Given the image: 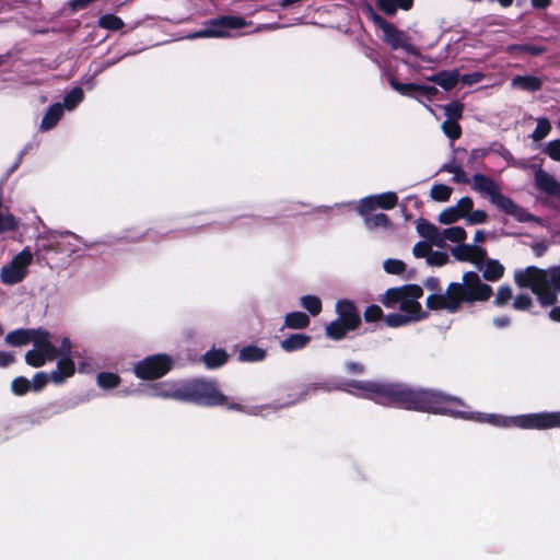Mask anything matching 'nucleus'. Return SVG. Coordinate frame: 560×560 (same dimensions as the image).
<instances>
[{"label": "nucleus", "mask_w": 560, "mask_h": 560, "mask_svg": "<svg viewBox=\"0 0 560 560\" xmlns=\"http://www.w3.org/2000/svg\"><path fill=\"white\" fill-rule=\"evenodd\" d=\"M537 188L548 195L558 197L560 195V183L545 171H539L535 175Z\"/></svg>", "instance_id": "obj_23"}, {"label": "nucleus", "mask_w": 560, "mask_h": 560, "mask_svg": "<svg viewBox=\"0 0 560 560\" xmlns=\"http://www.w3.org/2000/svg\"><path fill=\"white\" fill-rule=\"evenodd\" d=\"M83 101V90L80 88L72 89L65 97L63 105H75Z\"/></svg>", "instance_id": "obj_60"}, {"label": "nucleus", "mask_w": 560, "mask_h": 560, "mask_svg": "<svg viewBox=\"0 0 560 560\" xmlns=\"http://www.w3.org/2000/svg\"><path fill=\"white\" fill-rule=\"evenodd\" d=\"M95 369H96V365L91 358L82 357L78 362L79 373L90 374V373L94 372Z\"/></svg>", "instance_id": "obj_63"}, {"label": "nucleus", "mask_w": 560, "mask_h": 560, "mask_svg": "<svg viewBox=\"0 0 560 560\" xmlns=\"http://www.w3.org/2000/svg\"><path fill=\"white\" fill-rule=\"evenodd\" d=\"M417 234L422 237V241H427L431 246H436V242H442L439 236V228L424 218H418L416 220Z\"/></svg>", "instance_id": "obj_21"}, {"label": "nucleus", "mask_w": 560, "mask_h": 560, "mask_svg": "<svg viewBox=\"0 0 560 560\" xmlns=\"http://www.w3.org/2000/svg\"><path fill=\"white\" fill-rule=\"evenodd\" d=\"M495 200L498 203L497 209L500 212L514 218L517 222L537 223L539 225L544 224L541 218L530 213L527 209L517 205L511 197L505 195V197H499Z\"/></svg>", "instance_id": "obj_8"}, {"label": "nucleus", "mask_w": 560, "mask_h": 560, "mask_svg": "<svg viewBox=\"0 0 560 560\" xmlns=\"http://www.w3.org/2000/svg\"><path fill=\"white\" fill-rule=\"evenodd\" d=\"M32 328H16L9 331L4 337V342L11 347H23L31 343V334L36 332Z\"/></svg>", "instance_id": "obj_25"}, {"label": "nucleus", "mask_w": 560, "mask_h": 560, "mask_svg": "<svg viewBox=\"0 0 560 560\" xmlns=\"http://www.w3.org/2000/svg\"><path fill=\"white\" fill-rule=\"evenodd\" d=\"M406 268V262L399 258H387L383 261V269L388 275H401Z\"/></svg>", "instance_id": "obj_43"}, {"label": "nucleus", "mask_w": 560, "mask_h": 560, "mask_svg": "<svg viewBox=\"0 0 560 560\" xmlns=\"http://www.w3.org/2000/svg\"><path fill=\"white\" fill-rule=\"evenodd\" d=\"M544 152L552 160L560 162V139L551 140L547 143Z\"/></svg>", "instance_id": "obj_58"}, {"label": "nucleus", "mask_w": 560, "mask_h": 560, "mask_svg": "<svg viewBox=\"0 0 560 560\" xmlns=\"http://www.w3.org/2000/svg\"><path fill=\"white\" fill-rule=\"evenodd\" d=\"M390 84H392V86L394 89H396L397 91H399L401 93H408L410 91H418V92H421V93H427V92L435 91L434 88H422V86H417V85H413V84H400V83H398L394 79L390 80Z\"/></svg>", "instance_id": "obj_57"}, {"label": "nucleus", "mask_w": 560, "mask_h": 560, "mask_svg": "<svg viewBox=\"0 0 560 560\" xmlns=\"http://www.w3.org/2000/svg\"><path fill=\"white\" fill-rule=\"evenodd\" d=\"M357 330L358 328L354 326H348L346 322L336 317L325 326V336L330 340L340 341L345 339L349 332Z\"/></svg>", "instance_id": "obj_20"}, {"label": "nucleus", "mask_w": 560, "mask_h": 560, "mask_svg": "<svg viewBox=\"0 0 560 560\" xmlns=\"http://www.w3.org/2000/svg\"><path fill=\"white\" fill-rule=\"evenodd\" d=\"M335 312L337 314V318L346 322L348 326H354L358 329L360 328L362 324V316L352 300L347 298L337 300L335 304Z\"/></svg>", "instance_id": "obj_10"}, {"label": "nucleus", "mask_w": 560, "mask_h": 560, "mask_svg": "<svg viewBox=\"0 0 560 560\" xmlns=\"http://www.w3.org/2000/svg\"><path fill=\"white\" fill-rule=\"evenodd\" d=\"M465 245H462L460 243L454 245L451 248V255L454 257L455 260L462 261V262H471L477 264L472 260L471 254L469 252H466Z\"/></svg>", "instance_id": "obj_52"}, {"label": "nucleus", "mask_w": 560, "mask_h": 560, "mask_svg": "<svg viewBox=\"0 0 560 560\" xmlns=\"http://www.w3.org/2000/svg\"><path fill=\"white\" fill-rule=\"evenodd\" d=\"M98 24L101 27L110 30V31H118L124 27V21L113 14H106L100 18Z\"/></svg>", "instance_id": "obj_47"}, {"label": "nucleus", "mask_w": 560, "mask_h": 560, "mask_svg": "<svg viewBox=\"0 0 560 560\" xmlns=\"http://www.w3.org/2000/svg\"><path fill=\"white\" fill-rule=\"evenodd\" d=\"M533 305L534 301L532 296L527 293L521 292L513 298L512 307L515 311L526 312L529 311Z\"/></svg>", "instance_id": "obj_46"}, {"label": "nucleus", "mask_w": 560, "mask_h": 560, "mask_svg": "<svg viewBox=\"0 0 560 560\" xmlns=\"http://www.w3.org/2000/svg\"><path fill=\"white\" fill-rule=\"evenodd\" d=\"M478 270L482 271L480 277L481 281H490L495 282L499 281L504 276V266L500 262V260L495 258H487L485 264H476Z\"/></svg>", "instance_id": "obj_16"}, {"label": "nucleus", "mask_w": 560, "mask_h": 560, "mask_svg": "<svg viewBox=\"0 0 560 560\" xmlns=\"http://www.w3.org/2000/svg\"><path fill=\"white\" fill-rule=\"evenodd\" d=\"M512 84L523 90L536 91L541 86V81L533 75H517L512 80Z\"/></svg>", "instance_id": "obj_36"}, {"label": "nucleus", "mask_w": 560, "mask_h": 560, "mask_svg": "<svg viewBox=\"0 0 560 560\" xmlns=\"http://www.w3.org/2000/svg\"><path fill=\"white\" fill-rule=\"evenodd\" d=\"M14 261L19 264H25L26 268L32 262L33 253L30 247H24L20 253H18L13 258Z\"/></svg>", "instance_id": "obj_64"}, {"label": "nucleus", "mask_w": 560, "mask_h": 560, "mask_svg": "<svg viewBox=\"0 0 560 560\" xmlns=\"http://www.w3.org/2000/svg\"><path fill=\"white\" fill-rule=\"evenodd\" d=\"M553 273L546 271V273L539 277V283L545 284L550 293H553L558 298L560 294V279H552Z\"/></svg>", "instance_id": "obj_49"}, {"label": "nucleus", "mask_w": 560, "mask_h": 560, "mask_svg": "<svg viewBox=\"0 0 560 560\" xmlns=\"http://www.w3.org/2000/svg\"><path fill=\"white\" fill-rule=\"evenodd\" d=\"M48 384L47 372L39 371L36 372L32 380H30L31 392L39 393L42 392Z\"/></svg>", "instance_id": "obj_51"}, {"label": "nucleus", "mask_w": 560, "mask_h": 560, "mask_svg": "<svg viewBox=\"0 0 560 560\" xmlns=\"http://www.w3.org/2000/svg\"><path fill=\"white\" fill-rule=\"evenodd\" d=\"M373 196L375 198V203H378L377 209L382 210L393 209L398 201V196L395 191H385Z\"/></svg>", "instance_id": "obj_38"}, {"label": "nucleus", "mask_w": 560, "mask_h": 560, "mask_svg": "<svg viewBox=\"0 0 560 560\" xmlns=\"http://www.w3.org/2000/svg\"><path fill=\"white\" fill-rule=\"evenodd\" d=\"M532 293L536 295L537 301L541 307H553L557 305L558 298L550 293L549 290L547 292H542L540 288L533 287Z\"/></svg>", "instance_id": "obj_41"}, {"label": "nucleus", "mask_w": 560, "mask_h": 560, "mask_svg": "<svg viewBox=\"0 0 560 560\" xmlns=\"http://www.w3.org/2000/svg\"><path fill=\"white\" fill-rule=\"evenodd\" d=\"M471 188L481 196L487 197L489 202L495 208L498 207L495 199L499 197H505L495 180L483 173H475L472 175Z\"/></svg>", "instance_id": "obj_9"}, {"label": "nucleus", "mask_w": 560, "mask_h": 560, "mask_svg": "<svg viewBox=\"0 0 560 560\" xmlns=\"http://www.w3.org/2000/svg\"><path fill=\"white\" fill-rule=\"evenodd\" d=\"M175 361L168 353L160 352L147 355L133 365L136 377L143 381L158 380L166 375L173 368Z\"/></svg>", "instance_id": "obj_5"}, {"label": "nucleus", "mask_w": 560, "mask_h": 560, "mask_svg": "<svg viewBox=\"0 0 560 560\" xmlns=\"http://www.w3.org/2000/svg\"><path fill=\"white\" fill-rule=\"evenodd\" d=\"M401 287L405 308L410 307L413 312L424 311L419 302L423 295V289L417 283H407Z\"/></svg>", "instance_id": "obj_17"}, {"label": "nucleus", "mask_w": 560, "mask_h": 560, "mask_svg": "<svg viewBox=\"0 0 560 560\" xmlns=\"http://www.w3.org/2000/svg\"><path fill=\"white\" fill-rule=\"evenodd\" d=\"M25 362L33 368H40L45 364V358L37 348H33L25 353Z\"/></svg>", "instance_id": "obj_54"}, {"label": "nucleus", "mask_w": 560, "mask_h": 560, "mask_svg": "<svg viewBox=\"0 0 560 560\" xmlns=\"http://www.w3.org/2000/svg\"><path fill=\"white\" fill-rule=\"evenodd\" d=\"M57 364L58 368H60V370L68 374V376H72L75 372V362L73 354L59 355Z\"/></svg>", "instance_id": "obj_55"}, {"label": "nucleus", "mask_w": 560, "mask_h": 560, "mask_svg": "<svg viewBox=\"0 0 560 560\" xmlns=\"http://www.w3.org/2000/svg\"><path fill=\"white\" fill-rule=\"evenodd\" d=\"M47 377L48 383L51 382L55 385H61L67 381L69 376L66 372H63L62 370H60V368L57 366L50 373H47Z\"/></svg>", "instance_id": "obj_62"}, {"label": "nucleus", "mask_w": 560, "mask_h": 560, "mask_svg": "<svg viewBox=\"0 0 560 560\" xmlns=\"http://www.w3.org/2000/svg\"><path fill=\"white\" fill-rule=\"evenodd\" d=\"M489 219V215L487 211L482 209H475L469 214H464L465 223L468 226L478 225V224H485L487 223Z\"/></svg>", "instance_id": "obj_48"}, {"label": "nucleus", "mask_w": 560, "mask_h": 560, "mask_svg": "<svg viewBox=\"0 0 560 560\" xmlns=\"http://www.w3.org/2000/svg\"><path fill=\"white\" fill-rule=\"evenodd\" d=\"M459 80V74L456 71H442L435 74L432 79L433 82L448 90L455 86Z\"/></svg>", "instance_id": "obj_37"}, {"label": "nucleus", "mask_w": 560, "mask_h": 560, "mask_svg": "<svg viewBox=\"0 0 560 560\" xmlns=\"http://www.w3.org/2000/svg\"><path fill=\"white\" fill-rule=\"evenodd\" d=\"M75 107H47L39 124V131L47 132L54 129L62 119L66 110L71 112Z\"/></svg>", "instance_id": "obj_19"}, {"label": "nucleus", "mask_w": 560, "mask_h": 560, "mask_svg": "<svg viewBox=\"0 0 560 560\" xmlns=\"http://www.w3.org/2000/svg\"><path fill=\"white\" fill-rule=\"evenodd\" d=\"M230 355L223 348L212 347L201 355V362L208 370H217L222 368L229 360Z\"/></svg>", "instance_id": "obj_18"}, {"label": "nucleus", "mask_w": 560, "mask_h": 560, "mask_svg": "<svg viewBox=\"0 0 560 560\" xmlns=\"http://www.w3.org/2000/svg\"><path fill=\"white\" fill-rule=\"evenodd\" d=\"M546 271H548V268H540L535 265L527 266L524 269H517L514 272V282L516 287L532 291V288L537 287V284L532 283L529 277L536 282H539V277L546 273Z\"/></svg>", "instance_id": "obj_13"}, {"label": "nucleus", "mask_w": 560, "mask_h": 560, "mask_svg": "<svg viewBox=\"0 0 560 560\" xmlns=\"http://www.w3.org/2000/svg\"><path fill=\"white\" fill-rule=\"evenodd\" d=\"M492 287L479 277V272L469 270L463 273L460 281L448 283L444 292H432L425 299L430 311H446L456 314L463 305L472 306L477 302H486L492 295Z\"/></svg>", "instance_id": "obj_2"}, {"label": "nucleus", "mask_w": 560, "mask_h": 560, "mask_svg": "<svg viewBox=\"0 0 560 560\" xmlns=\"http://www.w3.org/2000/svg\"><path fill=\"white\" fill-rule=\"evenodd\" d=\"M121 377L116 372L101 371L96 375V384L104 390H112L119 386Z\"/></svg>", "instance_id": "obj_30"}, {"label": "nucleus", "mask_w": 560, "mask_h": 560, "mask_svg": "<svg viewBox=\"0 0 560 560\" xmlns=\"http://www.w3.org/2000/svg\"><path fill=\"white\" fill-rule=\"evenodd\" d=\"M377 205L378 203H375V198L373 195H368L363 198H361L358 202H357V206H355V211L357 213L362 217V219L364 220L365 217H370L372 215L373 211L375 209H377Z\"/></svg>", "instance_id": "obj_34"}, {"label": "nucleus", "mask_w": 560, "mask_h": 560, "mask_svg": "<svg viewBox=\"0 0 560 560\" xmlns=\"http://www.w3.org/2000/svg\"><path fill=\"white\" fill-rule=\"evenodd\" d=\"M312 395H315L313 383L303 384L301 390L295 394H289L288 401L280 405L281 408H288L293 405L306 401Z\"/></svg>", "instance_id": "obj_31"}, {"label": "nucleus", "mask_w": 560, "mask_h": 560, "mask_svg": "<svg viewBox=\"0 0 560 560\" xmlns=\"http://www.w3.org/2000/svg\"><path fill=\"white\" fill-rule=\"evenodd\" d=\"M429 243L427 241H418L412 247V255L416 258H425L430 254Z\"/></svg>", "instance_id": "obj_61"}, {"label": "nucleus", "mask_w": 560, "mask_h": 560, "mask_svg": "<svg viewBox=\"0 0 560 560\" xmlns=\"http://www.w3.org/2000/svg\"><path fill=\"white\" fill-rule=\"evenodd\" d=\"M246 26V22L238 16H222L212 20L206 30L192 33L188 36L189 39L198 37H223L226 36V28H242Z\"/></svg>", "instance_id": "obj_7"}, {"label": "nucleus", "mask_w": 560, "mask_h": 560, "mask_svg": "<svg viewBox=\"0 0 560 560\" xmlns=\"http://www.w3.org/2000/svg\"><path fill=\"white\" fill-rule=\"evenodd\" d=\"M467 237L466 230L460 225L447 226L444 229H439L438 238H442V242H436L438 248H443L446 246V242L456 243L465 241Z\"/></svg>", "instance_id": "obj_22"}, {"label": "nucleus", "mask_w": 560, "mask_h": 560, "mask_svg": "<svg viewBox=\"0 0 560 560\" xmlns=\"http://www.w3.org/2000/svg\"><path fill=\"white\" fill-rule=\"evenodd\" d=\"M33 330H37L36 332L31 334V342L34 348H43L45 350L49 349L50 343V334L44 327L32 328Z\"/></svg>", "instance_id": "obj_35"}, {"label": "nucleus", "mask_w": 560, "mask_h": 560, "mask_svg": "<svg viewBox=\"0 0 560 560\" xmlns=\"http://www.w3.org/2000/svg\"><path fill=\"white\" fill-rule=\"evenodd\" d=\"M315 394L319 390L331 393L334 390L357 395L352 389L362 393V397L377 402L380 398L386 399L397 408L446 416L454 419L476 422L477 411H466L448 408L445 404H455L467 407L466 401L456 395L433 387L411 385L401 381H372L343 377H330L313 382Z\"/></svg>", "instance_id": "obj_1"}, {"label": "nucleus", "mask_w": 560, "mask_h": 560, "mask_svg": "<svg viewBox=\"0 0 560 560\" xmlns=\"http://www.w3.org/2000/svg\"><path fill=\"white\" fill-rule=\"evenodd\" d=\"M63 236L73 237L74 240L81 242L83 244V246L88 249H91L97 245L112 246L116 242L124 238V237H116V236H104L98 240L89 242V241H85L82 236H80L69 230H65V231L47 230V231H44V233L39 236L40 241H43L42 248L47 252L56 250V244L58 242V238L63 237Z\"/></svg>", "instance_id": "obj_6"}, {"label": "nucleus", "mask_w": 560, "mask_h": 560, "mask_svg": "<svg viewBox=\"0 0 560 560\" xmlns=\"http://www.w3.org/2000/svg\"><path fill=\"white\" fill-rule=\"evenodd\" d=\"M10 389L14 396H24L31 392L30 380L22 375L16 376L12 380Z\"/></svg>", "instance_id": "obj_45"}, {"label": "nucleus", "mask_w": 560, "mask_h": 560, "mask_svg": "<svg viewBox=\"0 0 560 560\" xmlns=\"http://www.w3.org/2000/svg\"><path fill=\"white\" fill-rule=\"evenodd\" d=\"M310 325V317L305 312L292 311L285 314L283 327L300 330Z\"/></svg>", "instance_id": "obj_26"}, {"label": "nucleus", "mask_w": 560, "mask_h": 560, "mask_svg": "<svg viewBox=\"0 0 560 560\" xmlns=\"http://www.w3.org/2000/svg\"><path fill=\"white\" fill-rule=\"evenodd\" d=\"M156 396L205 408L225 406L229 400V397L219 388L217 381L206 377L186 380L174 389L160 392Z\"/></svg>", "instance_id": "obj_3"}, {"label": "nucleus", "mask_w": 560, "mask_h": 560, "mask_svg": "<svg viewBox=\"0 0 560 560\" xmlns=\"http://www.w3.org/2000/svg\"><path fill=\"white\" fill-rule=\"evenodd\" d=\"M383 310L378 304H370L365 307L362 318L366 323H375L383 316Z\"/></svg>", "instance_id": "obj_53"}, {"label": "nucleus", "mask_w": 560, "mask_h": 560, "mask_svg": "<svg viewBox=\"0 0 560 560\" xmlns=\"http://www.w3.org/2000/svg\"><path fill=\"white\" fill-rule=\"evenodd\" d=\"M453 187L444 183L434 184L430 190V198L436 202H446L450 200Z\"/></svg>", "instance_id": "obj_33"}, {"label": "nucleus", "mask_w": 560, "mask_h": 560, "mask_svg": "<svg viewBox=\"0 0 560 560\" xmlns=\"http://www.w3.org/2000/svg\"><path fill=\"white\" fill-rule=\"evenodd\" d=\"M381 302L387 308L395 307L399 304V308L405 310L401 287L388 288L382 295Z\"/></svg>", "instance_id": "obj_29"}, {"label": "nucleus", "mask_w": 560, "mask_h": 560, "mask_svg": "<svg viewBox=\"0 0 560 560\" xmlns=\"http://www.w3.org/2000/svg\"><path fill=\"white\" fill-rule=\"evenodd\" d=\"M300 305L303 310L306 311V314L312 317H315L320 314L323 310V303L318 295L315 294H304L300 298Z\"/></svg>", "instance_id": "obj_28"}, {"label": "nucleus", "mask_w": 560, "mask_h": 560, "mask_svg": "<svg viewBox=\"0 0 560 560\" xmlns=\"http://www.w3.org/2000/svg\"><path fill=\"white\" fill-rule=\"evenodd\" d=\"M428 311L420 312H393L384 317V323L390 328H400L428 318Z\"/></svg>", "instance_id": "obj_11"}, {"label": "nucleus", "mask_w": 560, "mask_h": 560, "mask_svg": "<svg viewBox=\"0 0 560 560\" xmlns=\"http://www.w3.org/2000/svg\"><path fill=\"white\" fill-rule=\"evenodd\" d=\"M441 129L445 137L448 138L452 142L458 139L462 135V128L459 124L455 120L452 121V119H444L441 125Z\"/></svg>", "instance_id": "obj_42"}, {"label": "nucleus", "mask_w": 560, "mask_h": 560, "mask_svg": "<svg viewBox=\"0 0 560 560\" xmlns=\"http://www.w3.org/2000/svg\"><path fill=\"white\" fill-rule=\"evenodd\" d=\"M476 422L497 428L515 427L523 430H548L560 428V411H539L516 416L477 411Z\"/></svg>", "instance_id": "obj_4"}, {"label": "nucleus", "mask_w": 560, "mask_h": 560, "mask_svg": "<svg viewBox=\"0 0 560 560\" xmlns=\"http://www.w3.org/2000/svg\"><path fill=\"white\" fill-rule=\"evenodd\" d=\"M343 368L345 371L351 375H363L366 372L365 365L357 361H346Z\"/></svg>", "instance_id": "obj_59"}, {"label": "nucleus", "mask_w": 560, "mask_h": 560, "mask_svg": "<svg viewBox=\"0 0 560 560\" xmlns=\"http://www.w3.org/2000/svg\"><path fill=\"white\" fill-rule=\"evenodd\" d=\"M28 275L25 264H19L11 259L0 269V281L2 284L12 287L22 282Z\"/></svg>", "instance_id": "obj_12"}, {"label": "nucleus", "mask_w": 560, "mask_h": 560, "mask_svg": "<svg viewBox=\"0 0 560 560\" xmlns=\"http://www.w3.org/2000/svg\"><path fill=\"white\" fill-rule=\"evenodd\" d=\"M550 129H551V124L548 118H546V117L537 118L536 128L532 132L530 137L535 142L540 141L547 137Z\"/></svg>", "instance_id": "obj_44"}, {"label": "nucleus", "mask_w": 560, "mask_h": 560, "mask_svg": "<svg viewBox=\"0 0 560 560\" xmlns=\"http://www.w3.org/2000/svg\"><path fill=\"white\" fill-rule=\"evenodd\" d=\"M268 351L252 342L243 346L237 352V361L242 363H259L266 360Z\"/></svg>", "instance_id": "obj_14"}, {"label": "nucleus", "mask_w": 560, "mask_h": 560, "mask_svg": "<svg viewBox=\"0 0 560 560\" xmlns=\"http://www.w3.org/2000/svg\"><path fill=\"white\" fill-rule=\"evenodd\" d=\"M459 219H464V212L455 206L446 207L438 215L439 223L443 225L453 224Z\"/></svg>", "instance_id": "obj_32"}, {"label": "nucleus", "mask_w": 560, "mask_h": 560, "mask_svg": "<svg viewBox=\"0 0 560 560\" xmlns=\"http://www.w3.org/2000/svg\"><path fill=\"white\" fill-rule=\"evenodd\" d=\"M363 223L369 231H375L377 229L388 230L393 226V221L390 218L383 212H377L370 217H365Z\"/></svg>", "instance_id": "obj_27"}, {"label": "nucleus", "mask_w": 560, "mask_h": 560, "mask_svg": "<svg viewBox=\"0 0 560 560\" xmlns=\"http://www.w3.org/2000/svg\"><path fill=\"white\" fill-rule=\"evenodd\" d=\"M225 407L229 410L244 412V413L249 415V416H258L259 415V410L261 408L259 406L247 407V406H244V405H242L240 402L229 401V400L226 401Z\"/></svg>", "instance_id": "obj_56"}, {"label": "nucleus", "mask_w": 560, "mask_h": 560, "mask_svg": "<svg viewBox=\"0 0 560 560\" xmlns=\"http://www.w3.org/2000/svg\"><path fill=\"white\" fill-rule=\"evenodd\" d=\"M19 221L9 211L5 214H0V233L12 232L18 230Z\"/></svg>", "instance_id": "obj_50"}, {"label": "nucleus", "mask_w": 560, "mask_h": 560, "mask_svg": "<svg viewBox=\"0 0 560 560\" xmlns=\"http://www.w3.org/2000/svg\"><path fill=\"white\" fill-rule=\"evenodd\" d=\"M451 261L450 254L445 250H431L427 257L425 264L429 267H443Z\"/></svg>", "instance_id": "obj_39"}, {"label": "nucleus", "mask_w": 560, "mask_h": 560, "mask_svg": "<svg viewBox=\"0 0 560 560\" xmlns=\"http://www.w3.org/2000/svg\"><path fill=\"white\" fill-rule=\"evenodd\" d=\"M312 336L306 332H292L280 340V348L288 353L305 349L312 341Z\"/></svg>", "instance_id": "obj_15"}, {"label": "nucleus", "mask_w": 560, "mask_h": 560, "mask_svg": "<svg viewBox=\"0 0 560 560\" xmlns=\"http://www.w3.org/2000/svg\"><path fill=\"white\" fill-rule=\"evenodd\" d=\"M385 40L393 48H404L409 52L416 54V50L412 46L409 45L407 37L399 32L393 24H390V30H384Z\"/></svg>", "instance_id": "obj_24"}, {"label": "nucleus", "mask_w": 560, "mask_h": 560, "mask_svg": "<svg viewBox=\"0 0 560 560\" xmlns=\"http://www.w3.org/2000/svg\"><path fill=\"white\" fill-rule=\"evenodd\" d=\"M513 298L514 296L512 287L510 284H502L501 287H499L492 303L497 307H504Z\"/></svg>", "instance_id": "obj_40"}]
</instances>
